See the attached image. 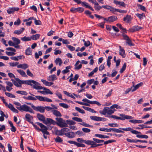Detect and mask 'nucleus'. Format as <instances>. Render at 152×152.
<instances>
[{"mask_svg": "<svg viewBox=\"0 0 152 152\" xmlns=\"http://www.w3.org/2000/svg\"><path fill=\"white\" fill-rule=\"evenodd\" d=\"M56 120L57 121V124L61 127H67V124L75 125L76 122L73 121L67 120L65 121V120L60 118H56Z\"/></svg>", "mask_w": 152, "mask_h": 152, "instance_id": "obj_1", "label": "nucleus"}, {"mask_svg": "<svg viewBox=\"0 0 152 152\" xmlns=\"http://www.w3.org/2000/svg\"><path fill=\"white\" fill-rule=\"evenodd\" d=\"M30 85L32 88L36 90H41L43 89V87L40 86V84L38 82L34 80H31L30 81Z\"/></svg>", "mask_w": 152, "mask_h": 152, "instance_id": "obj_2", "label": "nucleus"}, {"mask_svg": "<svg viewBox=\"0 0 152 152\" xmlns=\"http://www.w3.org/2000/svg\"><path fill=\"white\" fill-rule=\"evenodd\" d=\"M36 123L41 128L40 131L42 132L43 133L45 134L46 135H49V132L47 131L48 128L43 124L40 123L39 122H37Z\"/></svg>", "mask_w": 152, "mask_h": 152, "instance_id": "obj_3", "label": "nucleus"}, {"mask_svg": "<svg viewBox=\"0 0 152 152\" xmlns=\"http://www.w3.org/2000/svg\"><path fill=\"white\" fill-rule=\"evenodd\" d=\"M73 0L78 4H81L82 6L85 7L86 8H88L92 11H94V9L91 6L89 5L88 3L85 2H82L80 0Z\"/></svg>", "mask_w": 152, "mask_h": 152, "instance_id": "obj_4", "label": "nucleus"}, {"mask_svg": "<svg viewBox=\"0 0 152 152\" xmlns=\"http://www.w3.org/2000/svg\"><path fill=\"white\" fill-rule=\"evenodd\" d=\"M31 107L36 111H39L42 113H44L45 112V108L43 106H40L36 107L33 104H32Z\"/></svg>", "mask_w": 152, "mask_h": 152, "instance_id": "obj_5", "label": "nucleus"}, {"mask_svg": "<svg viewBox=\"0 0 152 152\" xmlns=\"http://www.w3.org/2000/svg\"><path fill=\"white\" fill-rule=\"evenodd\" d=\"M122 36L124 39L126 41V44L130 46H133L134 45V44L132 42L131 40L128 36L125 34H123Z\"/></svg>", "mask_w": 152, "mask_h": 152, "instance_id": "obj_6", "label": "nucleus"}, {"mask_svg": "<svg viewBox=\"0 0 152 152\" xmlns=\"http://www.w3.org/2000/svg\"><path fill=\"white\" fill-rule=\"evenodd\" d=\"M36 97L38 100L41 101L46 102H51L52 101L51 99L45 97L37 96Z\"/></svg>", "mask_w": 152, "mask_h": 152, "instance_id": "obj_7", "label": "nucleus"}, {"mask_svg": "<svg viewBox=\"0 0 152 152\" xmlns=\"http://www.w3.org/2000/svg\"><path fill=\"white\" fill-rule=\"evenodd\" d=\"M14 104L15 105L17 106V107H16V108L18 110L20 111H23L24 108V107L26 105V104L21 105L20 103L16 102H14Z\"/></svg>", "mask_w": 152, "mask_h": 152, "instance_id": "obj_8", "label": "nucleus"}, {"mask_svg": "<svg viewBox=\"0 0 152 152\" xmlns=\"http://www.w3.org/2000/svg\"><path fill=\"white\" fill-rule=\"evenodd\" d=\"M68 143L71 144H73L76 145L77 147H85V145L82 143H80L77 142L72 140H69L67 142Z\"/></svg>", "mask_w": 152, "mask_h": 152, "instance_id": "obj_9", "label": "nucleus"}, {"mask_svg": "<svg viewBox=\"0 0 152 152\" xmlns=\"http://www.w3.org/2000/svg\"><path fill=\"white\" fill-rule=\"evenodd\" d=\"M90 118L92 120L97 121H105L106 120V119L104 118H101L96 116H91Z\"/></svg>", "mask_w": 152, "mask_h": 152, "instance_id": "obj_10", "label": "nucleus"}, {"mask_svg": "<svg viewBox=\"0 0 152 152\" xmlns=\"http://www.w3.org/2000/svg\"><path fill=\"white\" fill-rule=\"evenodd\" d=\"M15 80L16 81L18 82V83L21 85L22 84H26L28 85H29L30 84V80H20L18 78H15Z\"/></svg>", "mask_w": 152, "mask_h": 152, "instance_id": "obj_11", "label": "nucleus"}, {"mask_svg": "<svg viewBox=\"0 0 152 152\" xmlns=\"http://www.w3.org/2000/svg\"><path fill=\"white\" fill-rule=\"evenodd\" d=\"M76 140L78 142V143H81L83 142L88 145H90L91 141L90 140H83L82 138H77Z\"/></svg>", "mask_w": 152, "mask_h": 152, "instance_id": "obj_12", "label": "nucleus"}, {"mask_svg": "<svg viewBox=\"0 0 152 152\" xmlns=\"http://www.w3.org/2000/svg\"><path fill=\"white\" fill-rule=\"evenodd\" d=\"M37 117L38 119L40 121H43V123L46 124L45 118L43 115L39 113H37Z\"/></svg>", "mask_w": 152, "mask_h": 152, "instance_id": "obj_13", "label": "nucleus"}, {"mask_svg": "<svg viewBox=\"0 0 152 152\" xmlns=\"http://www.w3.org/2000/svg\"><path fill=\"white\" fill-rule=\"evenodd\" d=\"M120 116L121 120H124L125 119H131L133 118L131 116L126 115L123 114H120Z\"/></svg>", "mask_w": 152, "mask_h": 152, "instance_id": "obj_14", "label": "nucleus"}, {"mask_svg": "<svg viewBox=\"0 0 152 152\" xmlns=\"http://www.w3.org/2000/svg\"><path fill=\"white\" fill-rule=\"evenodd\" d=\"M142 29V28L141 27H139L138 26H135L133 27L132 28L129 29L130 31L132 32L139 31L140 30Z\"/></svg>", "mask_w": 152, "mask_h": 152, "instance_id": "obj_15", "label": "nucleus"}, {"mask_svg": "<svg viewBox=\"0 0 152 152\" xmlns=\"http://www.w3.org/2000/svg\"><path fill=\"white\" fill-rule=\"evenodd\" d=\"M25 118L27 121L32 124H33V122L32 121L33 118V117L32 116L30 115L29 114L27 113L26 114Z\"/></svg>", "mask_w": 152, "mask_h": 152, "instance_id": "obj_16", "label": "nucleus"}, {"mask_svg": "<svg viewBox=\"0 0 152 152\" xmlns=\"http://www.w3.org/2000/svg\"><path fill=\"white\" fill-rule=\"evenodd\" d=\"M29 67V65L27 64H20L17 66V68L25 70Z\"/></svg>", "mask_w": 152, "mask_h": 152, "instance_id": "obj_17", "label": "nucleus"}, {"mask_svg": "<svg viewBox=\"0 0 152 152\" xmlns=\"http://www.w3.org/2000/svg\"><path fill=\"white\" fill-rule=\"evenodd\" d=\"M19 9L18 7L11 8L7 10V12L9 14H10L13 13L15 11H18Z\"/></svg>", "mask_w": 152, "mask_h": 152, "instance_id": "obj_18", "label": "nucleus"}, {"mask_svg": "<svg viewBox=\"0 0 152 152\" xmlns=\"http://www.w3.org/2000/svg\"><path fill=\"white\" fill-rule=\"evenodd\" d=\"M30 94L31 95V96H29L27 97H24V98L28 100H33V101H35L37 99V97H36V96H35V97H34V95L31 94V93H30Z\"/></svg>", "mask_w": 152, "mask_h": 152, "instance_id": "obj_19", "label": "nucleus"}, {"mask_svg": "<svg viewBox=\"0 0 152 152\" xmlns=\"http://www.w3.org/2000/svg\"><path fill=\"white\" fill-rule=\"evenodd\" d=\"M64 134L69 138H73L75 136V133L73 132H69L65 133Z\"/></svg>", "mask_w": 152, "mask_h": 152, "instance_id": "obj_20", "label": "nucleus"}, {"mask_svg": "<svg viewBox=\"0 0 152 152\" xmlns=\"http://www.w3.org/2000/svg\"><path fill=\"white\" fill-rule=\"evenodd\" d=\"M90 145H91V148H95L96 147L102 146L103 145L102 144H96L95 142L91 140Z\"/></svg>", "mask_w": 152, "mask_h": 152, "instance_id": "obj_21", "label": "nucleus"}, {"mask_svg": "<svg viewBox=\"0 0 152 152\" xmlns=\"http://www.w3.org/2000/svg\"><path fill=\"white\" fill-rule=\"evenodd\" d=\"M57 79V78L55 75H51L48 77V80L50 81H53Z\"/></svg>", "mask_w": 152, "mask_h": 152, "instance_id": "obj_22", "label": "nucleus"}, {"mask_svg": "<svg viewBox=\"0 0 152 152\" xmlns=\"http://www.w3.org/2000/svg\"><path fill=\"white\" fill-rule=\"evenodd\" d=\"M119 55L121 56L123 58H124L126 56L124 50L123 49L121 46H119Z\"/></svg>", "mask_w": 152, "mask_h": 152, "instance_id": "obj_23", "label": "nucleus"}, {"mask_svg": "<svg viewBox=\"0 0 152 152\" xmlns=\"http://www.w3.org/2000/svg\"><path fill=\"white\" fill-rule=\"evenodd\" d=\"M132 18L131 15H127L124 18L123 20L126 23H129L131 22Z\"/></svg>", "mask_w": 152, "mask_h": 152, "instance_id": "obj_24", "label": "nucleus"}, {"mask_svg": "<svg viewBox=\"0 0 152 152\" xmlns=\"http://www.w3.org/2000/svg\"><path fill=\"white\" fill-rule=\"evenodd\" d=\"M23 111L26 112L28 111L30 113H34L32 109L26 105Z\"/></svg>", "mask_w": 152, "mask_h": 152, "instance_id": "obj_25", "label": "nucleus"}, {"mask_svg": "<svg viewBox=\"0 0 152 152\" xmlns=\"http://www.w3.org/2000/svg\"><path fill=\"white\" fill-rule=\"evenodd\" d=\"M113 2L117 5H119L120 6H122L124 7H125L126 6V4L123 2H121L118 1L114 0L113 1Z\"/></svg>", "mask_w": 152, "mask_h": 152, "instance_id": "obj_26", "label": "nucleus"}, {"mask_svg": "<svg viewBox=\"0 0 152 152\" xmlns=\"http://www.w3.org/2000/svg\"><path fill=\"white\" fill-rule=\"evenodd\" d=\"M45 122L46 123L45 124L50 123L53 125H55L56 124H57V122L56 123L52 119L49 118H46V122Z\"/></svg>", "mask_w": 152, "mask_h": 152, "instance_id": "obj_27", "label": "nucleus"}, {"mask_svg": "<svg viewBox=\"0 0 152 152\" xmlns=\"http://www.w3.org/2000/svg\"><path fill=\"white\" fill-rule=\"evenodd\" d=\"M17 71L22 77H27V76L26 75L25 72L23 70L20 69H17Z\"/></svg>", "mask_w": 152, "mask_h": 152, "instance_id": "obj_28", "label": "nucleus"}, {"mask_svg": "<svg viewBox=\"0 0 152 152\" xmlns=\"http://www.w3.org/2000/svg\"><path fill=\"white\" fill-rule=\"evenodd\" d=\"M117 19L115 16H111L108 17V22L109 23L113 22Z\"/></svg>", "mask_w": 152, "mask_h": 152, "instance_id": "obj_29", "label": "nucleus"}, {"mask_svg": "<svg viewBox=\"0 0 152 152\" xmlns=\"http://www.w3.org/2000/svg\"><path fill=\"white\" fill-rule=\"evenodd\" d=\"M53 114L57 117H61L62 115L60 113L58 110H52Z\"/></svg>", "mask_w": 152, "mask_h": 152, "instance_id": "obj_30", "label": "nucleus"}, {"mask_svg": "<svg viewBox=\"0 0 152 152\" xmlns=\"http://www.w3.org/2000/svg\"><path fill=\"white\" fill-rule=\"evenodd\" d=\"M41 81L44 85L47 86H50L53 84V82H49L43 79H42Z\"/></svg>", "mask_w": 152, "mask_h": 152, "instance_id": "obj_31", "label": "nucleus"}, {"mask_svg": "<svg viewBox=\"0 0 152 152\" xmlns=\"http://www.w3.org/2000/svg\"><path fill=\"white\" fill-rule=\"evenodd\" d=\"M129 121L130 122L133 123V124H140L143 123L144 121H143L141 120H130Z\"/></svg>", "mask_w": 152, "mask_h": 152, "instance_id": "obj_32", "label": "nucleus"}, {"mask_svg": "<svg viewBox=\"0 0 152 152\" xmlns=\"http://www.w3.org/2000/svg\"><path fill=\"white\" fill-rule=\"evenodd\" d=\"M80 62V61H77L76 64H75V69L76 70H79L82 67V64H80L78 66L77 65Z\"/></svg>", "mask_w": 152, "mask_h": 152, "instance_id": "obj_33", "label": "nucleus"}, {"mask_svg": "<svg viewBox=\"0 0 152 152\" xmlns=\"http://www.w3.org/2000/svg\"><path fill=\"white\" fill-rule=\"evenodd\" d=\"M55 62L56 65L58 64L59 66H61L62 63V61L61 59L58 58H56L55 61Z\"/></svg>", "mask_w": 152, "mask_h": 152, "instance_id": "obj_34", "label": "nucleus"}, {"mask_svg": "<svg viewBox=\"0 0 152 152\" xmlns=\"http://www.w3.org/2000/svg\"><path fill=\"white\" fill-rule=\"evenodd\" d=\"M43 89L45 91H44L45 95L46 94H50L51 95L53 94L52 92H51L49 89L45 87H43Z\"/></svg>", "mask_w": 152, "mask_h": 152, "instance_id": "obj_35", "label": "nucleus"}, {"mask_svg": "<svg viewBox=\"0 0 152 152\" xmlns=\"http://www.w3.org/2000/svg\"><path fill=\"white\" fill-rule=\"evenodd\" d=\"M107 113L109 115H111L115 111V109L111 110L109 107H106Z\"/></svg>", "mask_w": 152, "mask_h": 152, "instance_id": "obj_36", "label": "nucleus"}, {"mask_svg": "<svg viewBox=\"0 0 152 152\" xmlns=\"http://www.w3.org/2000/svg\"><path fill=\"white\" fill-rule=\"evenodd\" d=\"M75 135H76L78 137H80L85 135V134L83 132L80 130L76 132L75 133Z\"/></svg>", "mask_w": 152, "mask_h": 152, "instance_id": "obj_37", "label": "nucleus"}, {"mask_svg": "<svg viewBox=\"0 0 152 152\" xmlns=\"http://www.w3.org/2000/svg\"><path fill=\"white\" fill-rule=\"evenodd\" d=\"M25 28H22L20 30H15L14 31V33L15 34L19 35L24 30Z\"/></svg>", "mask_w": 152, "mask_h": 152, "instance_id": "obj_38", "label": "nucleus"}, {"mask_svg": "<svg viewBox=\"0 0 152 152\" xmlns=\"http://www.w3.org/2000/svg\"><path fill=\"white\" fill-rule=\"evenodd\" d=\"M12 39L15 44L18 45L20 43V40L18 38L15 37H12Z\"/></svg>", "mask_w": 152, "mask_h": 152, "instance_id": "obj_39", "label": "nucleus"}, {"mask_svg": "<svg viewBox=\"0 0 152 152\" xmlns=\"http://www.w3.org/2000/svg\"><path fill=\"white\" fill-rule=\"evenodd\" d=\"M40 35L39 34H37L35 35H33L31 36L30 37L31 40H36L39 38Z\"/></svg>", "mask_w": 152, "mask_h": 152, "instance_id": "obj_40", "label": "nucleus"}, {"mask_svg": "<svg viewBox=\"0 0 152 152\" xmlns=\"http://www.w3.org/2000/svg\"><path fill=\"white\" fill-rule=\"evenodd\" d=\"M25 53L27 55H31V50L30 48H28L26 50Z\"/></svg>", "mask_w": 152, "mask_h": 152, "instance_id": "obj_41", "label": "nucleus"}, {"mask_svg": "<svg viewBox=\"0 0 152 152\" xmlns=\"http://www.w3.org/2000/svg\"><path fill=\"white\" fill-rule=\"evenodd\" d=\"M10 66L12 67H14L15 66H17L19 64V63L18 62H10L9 63Z\"/></svg>", "mask_w": 152, "mask_h": 152, "instance_id": "obj_42", "label": "nucleus"}, {"mask_svg": "<svg viewBox=\"0 0 152 152\" xmlns=\"http://www.w3.org/2000/svg\"><path fill=\"white\" fill-rule=\"evenodd\" d=\"M112 57L111 56H109L108 57L107 60V65L109 67H110L111 65L110 60L112 59Z\"/></svg>", "mask_w": 152, "mask_h": 152, "instance_id": "obj_43", "label": "nucleus"}, {"mask_svg": "<svg viewBox=\"0 0 152 152\" xmlns=\"http://www.w3.org/2000/svg\"><path fill=\"white\" fill-rule=\"evenodd\" d=\"M110 108L111 109L116 108L117 109H121V107L117 104H114L111 106Z\"/></svg>", "mask_w": 152, "mask_h": 152, "instance_id": "obj_44", "label": "nucleus"}, {"mask_svg": "<svg viewBox=\"0 0 152 152\" xmlns=\"http://www.w3.org/2000/svg\"><path fill=\"white\" fill-rule=\"evenodd\" d=\"M21 39L23 41H29L31 40L30 37H24L21 38Z\"/></svg>", "mask_w": 152, "mask_h": 152, "instance_id": "obj_45", "label": "nucleus"}, {"mask_svg": "<svg viewBox=\"0 0 152 152\" xmlns=\"http://www.w3.org/2000/svg\"><path fill=\"white\" fill-rule=\"evenodd\" d=\"M63 92L64 94L68 96H69L73 99L75 98V97L74 96H73L71 93H69L67 91H64Z\"/></svg>", "mask_w": 152, "mask_h": 152, "instance_id": "obj_46", "label": "nucleus"}, {"mask_svg": "<svg viewBox=\"0 0 152 152\" xmlns=\"http://www.w3.org/2000/svg\"><path fill=\"white\" fill-rule=\"evenodd\" d=\"M80 125H82L83 126H85L86 127H93V126L91 125H90L89 124L86 123H85L84 122H83L82 123H80Z\"/></svg>", "mask_w": 152, "mask_h": 152, "instance_id": "obj_47", "label": "nucleus"}, {"mask_svg": "<svg viewBox=\"0 0 152 152\" xmlns=\"http://www.w3.org/2000/svg\"><path fill=\"white\" fill-rule=\"evenodd\" d=\"M16 93L18 94H21L25 95H27V93L25 91H16Z\"/></svg>", "mask_w": 152, "mask_h": 152, "instance_id": "obj_48", "label": "nucleus"}, {"mask_svg": "<svg viewBox=\"0 0 152 152\" xmlns=\"http://www.w3.org/2000/svg\"><path fill=\"white\" fill-rule=\"evenodd\" d=\"M137 137L141 138L147 139L148 137L147 135H139L138 134L136 135Z\"/></svg>", "mask_w": 152, "mask_h": 152, "instance_id": "obj_49", "label": "nucleus"}, {"mask_svg": "<svg viewBox=\"0 0 152 152\" xmlns=\"http://www.w3.org/2000/svg\"><path fill=\"white\" fill-rule=\"evenodd\" d=\"M75 109L77 111L82 114H84L85 111L84 110L81 109L80 108L78 107H76Z\"/></svg>", "mask_w": 152, "mask_h": 152, "instance_id": "obj_50", "label": "nucleus"}, {"mask_svg": "<svg viewBox=\"0 0 152 152\" xmlns=\"http://www.w3.org/2000/svg\"><path fill=\"white\" fill-rule=\"evenodd\" d=\"M72 119L74 121H76L78 122H82L83 121L80 118L77 117H74L72 118Z\"/></svg>", "mask_w": 152, "mask_h": 152, "instance_id": "obj_51", "label": "nucleus"}, {"mask_svg": "<svg viewBox=\"0 0 152 152\" xmlns=\"http://www.w3.org/2000/svg\"><path fill=\"white\" fill-rule=\"evenodd\" d=\"M55 140L56 142L59 143L62 142L63 141L61 138L58 136H57L56 138L55 139Z\"/></svg>", "mask_w": 152, "mask_h": 152, "instance_id": "obj_52", "label": "nucleus"}, {"mask_svg": "<svg viewBox=\"0 0 152 152\" xmlns=\"http://www.w3.org/2000/svg\"><path fill=\"white\" fill-rule=\"evenodd\" d=\"M126 63H125L124 64H123V65L122 68L120 69V72L121 73H123V72L126 69Z\"/></svg>", "mask_w": 152, "mask_h": 152, "instance_id": "obj_53", "label": "nucleus"}, {"mask_svg": "<svg viewBox=\"0 0 152 152\" xmlns=\"http://www.w3.org/2000/svg\"><path fill=\"white\" fill-rule=\"evenodd\" d=\"M59 105L65 108H68L69 107L68 105L64 103H60Z\"/></svg>", "mask_w": 152, "mask_h": 152, "instance_id": "obj_54", "label": "nucleus"}, {"mask_svg": "<svg viewBox=\"0 0 152 152\" xmlns=\"http://www.w3.org/2000/svg\"><path fill=\"white\" fill-rule=\"evenodd\" d=\"M61 132L63 133V134H64L65 132H68L69 131V129L67 128H64L61 129Z\"/></svg>", "mask_w": 152, "mask_h": 152, "instance_id": "obj_55", "label": "nucleus"}, {"mask_svg": "<svg viewBox=\"0 0 152 152\" xmlns=\"http://www.w3.org/2000/svg\"><path fill=\"white\" fill-rule=\"evenodd\" d=\"M5 95L9 97H11V98H15V96L14 95L10 93L6 92H5Z\"/></svg>", "mask_w": 152, "mask_h": 152, "instance_id": "obj_56", "label": "nucleus"}, {"mask_svg": "<svg viewBox=\"0 0 152 152\" xmlns=\"http://www.w3.org/2000/svg\"><path fill=\"white\" fill-rule=\"evenodd\" d=\"M99 130L102 131H104L107 132H110V129H107L105 128H102L99 129Z\"/></svg>", "mask_w": 152, "mask_h": 152, "instance_id": "obj_57", "label": "nucleus"}, {"mask_svg": "<svg viewBox=\"0 0 152 152\" xmlns=\"http://www.w3.org/2000/svg\"><path fill=\"white\" fill-rule=\"evenodd\" d=\"M108 125L112 127H118L119 125L116 123H109L108 124Z\"/></svg>", "mask_w": 152, "mask_h": 152, "instance_id": "obj_58", "label": "nucleus"}, {"mask_svg": "<svg viewBox=\"0 0 152 152\" xmlns=\"http://www.w3.org/2000/svg\"><path fill=\"white\" fill-rule=\"evenodd\" d=\"M106 111V107H104L102 111H100L99 112L101 114L105 115L107 113Z\"/></svg>", "mask_w": 152, "mask_h": 152, "instance_id": "obj_59", "label": "nucleus"}, {"mask_svg": "<svg viewBox=\"0 0 152 152\" xmlns=\"http://www.w3.org/2000/svg\"><path fill=\"white\" fill-rule=\"evenodd\" d=\"M82 130L83 132L85 133H89L91 131V130L89 129L86 128H83Z\"/></svg>", "mask_w": 152, "mask_h": 152, "instance_id": "obj_60", "label": "nucleus"}, {"mask_svg": "<svg viewBox=\"0 0 152 152\" xmlns=\"http://www.w3.org/2000/svg\"><path fill=\"white\" fill-rule=\"evenodd\" d=\"M120 129L124 131H132V129L130 127H128L126 128H119Z\"/></svg>", "mask_w": 152, "mask_h": 152, "instance_id": "obj_61", "label": "nucleus"}, {"mask_svg": "<svg viewBox=\"0 0 152 152\" xmlns=\"http://www.w3.org/2000/svg\"><path fill=\"white\" fill-rule=\"evenodd\" d=\"M27 75L28 76L31 77H34V75L30 71L29 69H28L26 71Z\"/></svg>", "mask_w": 152, "mask_h": 152, "instance_id": "obj_62", "label": "nucleus"}, {"mask_svg": "<svg viewBox=\"0 0 152 152\" xmlns=\"http://www.w3.org/2000/svg\"><path fill=\"white\" fill-rule=\"evenodd\" d=\"M56 48L54 50V54L56 55H57L58 54H60L61 53V50H56Z\"/></svg>", "mask_w": 152, "mask_h": 152, "instance_id": "obj_63", "label": "nucleus"}, {"mask_svg": "<svg viewBox=\"0 0 152 152\" xmlns=\"http://www.w3.org/2000/svg\"><path fill=\"white\" fill-rule=\"evenodd\" d=\"M137 6L141 10L143 11H145V7L143 6L140 4H138V5Z\"/></svg>", "mask_w": 152, "mask_h": 152, "instance_id": "obj_64", "label": "nucleus"}]
</instances>
